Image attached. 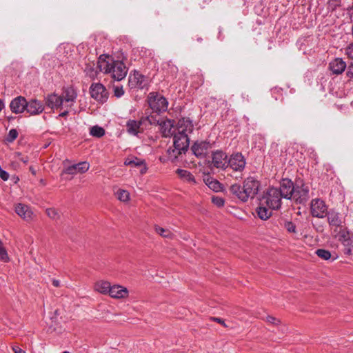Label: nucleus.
<instances>
[{
  "label": "nucleus",
  "mask_w": 353,
  "mask_h": 353,
  "mask_svg": "<svg viewBox=\"0 0 353 353\" xmlns=\"http://www.w3.org/2000/svg\"><path fill=\"white\" fill-rule=\"evenodd\" d=\"M98 68L101 72L110 73L112 79L121 81L127 74V68L120 61H114L111 57L105 54L101 55L98 60Z\"/></svg>",
  "instance_id": "f257e3e1"
},
{
  "label": "nucleus",
  "mask_w": 353,
  "mask_h": 353,
  "mask_svg": "<svg viewBox=\"0 0 353 353\" xmlns=\"http://www.w3.org/2000/svg\"><path fill=\"white\" fill-rule=\"evenodd\" d=\"M260 188V183L253 177H248L243 183V187L235 183L230 186V192L239 198L241 201L245 202L249 198H254L258 193Z\"/></svg>",
  "instance_id": "f03ea898"
},
{
  "label": "nucleus",
  "mask_w": 353,
  "mask_h": 353,
  "mask_svg": "<svg viewBox=\"0 0 353 353\" xmlns=\"http://www.w3.org/2000/svg\"><path fill=\"white\" fill-rule=\"evenodd\" d=\"M173 135L174 149L168 150L169 158L172 161L176 159L178 154H181L182 152H185L188 150L190 142L188 135L179 132L174 133Z\"/></svg>",
  "instance_id": "7ed1b4c3"
},
{
  "label": "nucleus",
  "mask_w": 353,
  "mask_h": 353,
  "mask_svg": "<svg viewBox=\"0 0 353 353\" xmlns=\"http://www.w3.org/2000/svg\"><path fill=\"white\" fill-rule=\"evenodd\" d=\"M281 198H283L278 188H270L264 192L261 198V204L266 205L268 207L274 210H277L281 207Z\"/></svg>",
  "instance_id": "20e7f679"
},
{
  "label": "nucleus",
  "mask_w": 353,
  "mask_h": 353,
  "mask_svg": "<svg viewBox=\"0 0 353 353\" xmlns=\"http://www.w3.org/2000/svg\"><path fill=\"white\" fill-rule=\"evenodd\" d=\"M148 101L150 108L156 113L164 112L168 108L166 99L157 93L150 92L148 97Z\"/></svg>",
  "instance_id": "39448f33"
},
{
  "label": "nucleus",
  "mask_w": 353,
  "mask_h": 353,
  "mask_svg": "<svg viewBox=\"0 0 353 353\" xmlns=\"http://www.w3.org/2000/svg\"><path fill=\"white\" fill-rule=\"evenodd\" d=\"M332 236L339 241L341 242L345 248V253L350 254L351 253L350 247L352 245L353 240L350 238V232L347 228L345 226L334 229L332 232Z\"/></svg>",
  "instance_id": "423d86ee"
},
{
  "label": "nucleus",
  "mask_w": 353,
  "mask_h": 353,
  "mask_svg": "<svg viewBox=\"0 0 353 353\" xmlns=\"http://www.w3.org/2000/svg\"><path fill=\"white\" fill-rule=\"evenodd\" d=\"M310 211L312 216L317 218H323L328 213L327 205L321 199H314L311 201Z\"/></svg>",
  "instance_id": "0eeeda50"
},
{
  "label": "nucleus",
  "mask_w": 353,
  "mask_h": 353,
  "mask_svg": "<svg viewBox=\"0 0 353 353\" xmlns=\"http://www.w3.org/2000/svg\"><path fill=\"white\" fill-rule=\"evenodd\" d=\"M90 90L91 97L97 101L103 103L107 101L108 98V92L101 83H92Z\"/></svg>",
  "instance_id": "6e6552de"
},
{
  "label": "nucleus",
  "mask_w": 353,
  "mask_h": 353,
  "mask_svg": "<svg viewBox=\"0 0 353 353\" xmlns=\"http://www.w3.org/2000/svg\"><path fill=\"white\" fill-rule=\"evenodd\" d=\"M246 161L241 153L232 154L228 158V168L236 172H242L245 167Z\"/></svg>",
  "instance_id": "1a4fd4ad"
},
{
  "label": "nucleus",
  "mask_w": 353,
  "mask_h": 353,
  "mask_svg": "<svg viewBox=\"0 0 353 353\" xmlns=\"http://www.w3.org/2000/svg\"><path fill=\"white\" fill-rule=\"evenodd\" d=\"M212 164L217 169L225 170L228 168V155L221 150H216L212 152Z\"/></svg>",
  "instance_id": "9d476101"
},
{
  "label": "nucleus",
  "mask_w": 353,
  "mask_h": 353,
  "mask_svg": "<svg viewBox=\"0 0 353 353\" xmlns=\"http://www.w3.org/2000/svg\"><path fill=\"white\" fill-rule=\"evenodd\" d=\"M327 222L331 228L332 232L334 229H339L345 226V217L339 212L330 210L326 215Z\"/></svg>",
  "instance_id": "9b49d317"
},
{
  "label": "nucleus",
  "mask_w": 353,
  "mask_h": 353,
  "mask_svg": "<svg viewBox=\"0 0 353 353\" xmlns=\"http://www.w3.org/2000/svg\"><path fill=\"white\" fill-rule=\"evenodd\" d=\"M129 294L127 288L119 284H114L111 286L108 295L116 300H125L129 297Z\"/></svg>",
  "instance_id": "f8f14e48"
},
{
  "label": "nucleus",
  "mask_w": 353,
  "mask_h": 353,
  "mask_svg": "<svg viewBox=\"0 0 353 353\" xmlns=\"http://www.w3.org/2000/svg\"><path fill=\"white\" fill-rule=\"evenodd\" d=\"M309 192L310 189L308 186L305 185L301 186L297 185L294 188L292 198L297 203H304L310 197Z\"/></svg>",
  "instance_id": "ddd939ff"
},
{
  "label": "nucleus",
  "mask_w": 353,
  "mask_h": 353,
  "mask_svg": "<svg viewBox=\"0 0 353 353\" xmlns=\"http://www.w3.org/2000/svg\"><path fill=\"white\" fill-rule=\"evenodd\" d=\"M126 130L132 135H137L139 133H141L144 130L145 120L142 118L139 121L129 120L126 123Z\"/></svg>",
  "instance_id": "4468645a"
},
{
  "label": "nucleus",
  "mask_w": 353,
  "mask_h": 353,
  "mask_svg": "<svg viewBox=\"0 0 353 353\" xmlns=\"http://www.w3.org/2000/svg\"><path fill=\"white\" fill-rule=\"evenodd\" d=\"M44 110V105L43 103L37 99H32L27 101L26 111L30 115L35 116L39 115Z\"/></svg>",
  "instance_id": "2eb2a0df"
},
{
  "label": "nucleus",
  "mask_w": 353,
  "mask_h": 353,
  "mask_svg": "<svg viewBox=\"0 0 353 353\" xmlns=\"http://www.w3.org/2000/svg\"><path fill=\"white\" fill-rule=\"evenodd\" d=\"M27 100L22 96H18L13 99L10 103V108L14 114H21L26 110Z\"/></svg>",
  "instance_id": "dca6fc26"
},
{
  "label": "nucleus",
  "mask_w": 353,
  "mask_h": 353,
  "mask_svg": "<svg viewBox=\"0 0 353 353\" xmlns=\"http://www.w3.org/2000/svg\"><path fill=\"white\" fill-rule=\"evenodd\" d=\"M45 103L51 109L65 108L63 97L54 93L48 94L45 98Z\"/></svg>",
  "instance_id": "f3484780"
},
{
  "label": "nucleus",
  "mask_w": 353,
  "mask_h": 353,
  "mask_svg": "<svg viewBox=\"0 0 353 353\" xmlns=\"http://www.w3.org/2000/svg\"><path fill=\"white\" fill-rule=\"evenodd\" d=\"M211 148V145L207 141L196 142L192 146V151L199 158H204Z\"/></svg>",
  "instance_id": "a211bd4d"
},
{
  "label": "nucleus",
  "mask_w": 353,
  "mask_h": 353,
  "mask_svg": "<svg viewBox=\"0 0 353 353\" xmlns=\"http://www.w3.org/2000/svg\"><path fill=\"white\" fill-rule=\"evenodd\" d=\"M77 97V92L73 88L69 87L65 88L61 95V97L63 99L65 108H70L73 105Z\"/></svg>",
  "instance_id": "6ab92c4d"
},
{
  "label": "nucleus",
  "mask_w": 353,
  "mask_h": 353,
  "mask_svg": "<svg viewBox=\"0 0 353 353\" xmlns=\"http://www.w3.org/2000/svg\"><path fill=\"white\" fill-rule=\"evenodd\" d=\"M14 210L15 212L26 221H30L33 219V212L27 205L18 203L15 205Z\"/></svg>",
  "instance_id": "aec40b11"
},
{
  "label": "nucleus",
  "mask_w": 353,
  "mask_h": 353,
  "mask_svg": "<svg viewBox=\"0 0 353 353\" xmlns=\"http://www.w3.org/2000/svg\"><path fill=\"white\" fill-rule=\"evenodd\" d=\"M295 187L292 181L290 179H283L279 191L283 198L285 199H291L292 195H293V192L294 190Z\"/></svg>",
  "instance_id": "412c9836"
},
{
  "label": "nucleus",
  "mask_w": 353,
  "mask_h": 353,
  "mask_svg": "<svg viewBox=\"0 0 353 353\" xmlns=\"http://www.w3.org/2000/svg\"><path fill=\"white\" fill-rule=\"evenodd\" d=\"M90 165L86 161L80 162L77 164H74L66 168L62 172V174H76L77 173H84L88 170Z\"/></svg>",
  "instance_id": "4be33fe9"
},
{
  "label": "nucleus",
  "mask_w": 353,
  "mask_h": 353,
  "mask_svg": "<svg viewBox=\"0 0 353 353\" xmlns=\"http://www.w3.org/2000/svg\"><path fill=\"white\" fill-rule=\"evenodd\" d=\"M129 83L132 88H143L147 85V79L144 75L135 71L130 76Z\"/></svg>",
  "instance_id": "5701e85b"
},
{
  "label": "nucleus",
  "mask_w": 353,
  "mask_h": 353,
  "mask_svg": "<svg viewBox=\"0 0 353 353\" xmlns=\"http://www.w3.org/2000/svg\"><path fill=\"white\" fill-rule=\"evenodd\" d=\"M177 132L188 135L193 130V124L189 119L183 118L178 121Z\"/></svg>",
  "instance_id": "b1692460"
},
{
  "label": "nucleus",
  "mask_w": 353,
  "mask_h": 353,
  "mask_svg": "<svg viewBox=\"0 0 353 353\" xmlns=\"http://www.w3.org/2000/svg\"><path fill=\"white\" fill-rule=\"evenodd\" d=\"M159 125L163 137H168L174 134V124L171 120H162Z\"/></svg>",
  "instance_id": "393cba45"
},
{
  "label": "nucleus",
  "mask_w": 353,
  "mask_h": 353,
  "mask_svg": "<svg viewBox=\"0 0 353 353\" xmlns=\"http://www.w3.org/2000/svg\"><path fill=\"white\" fill-rule=\"evenodd\" d=\"M124 164L132 167H141L140 172L141 174H145L147 171V166L145 161L135 157L126 159L124 161Z\"/></svg>",
  "instance_id": "a878e982"
},
{
  "label": "nucleus",
  "mask_w": 353,
  "mask_h": 353,
  "mask_svg": "<svg viewBox=\"0 0 353 353\" xmlns=\"http://www.w3.org/2000/svg\"><path fill=\"white\" fill-rule=\"evenodd\" d=\"M346 66V63L341 58H336L330 63V69L336 74H341Z\"/></svg>",
  "instance_id": "bb28decb"
},
{
  "label": "nucleus",
  "mask_w": 353,
  "mask_h": 353,
  "mask_svg": "<svg viewBox=\"0 0 353 353\" xmlns=\"http://www.w3.org/2000/svg\"><path fill=\"white\" fill-rule=\"evenodd\" d=\"M273 209L268 207L266 205L261 204V199L258 208H256V214L261 220H267L272 216V210Z\"/></svg>",
  "instance_id": "cd10ccee"
},
{
  "label": "nucleus",
  "mask_w": 353,
  "mask_h": 353,
  "mask_svg": "<svg viewBox=\"0 0 353 353\" xmlns=\"http://www.w3.org/2000/svg\"><path fill=\"white\" fill-rule=\"evenodd\" d=\"M112 285L107 281H99L95 283L94 289L96 292L108 295Z\"/></svg>",
  "instance_id": "c85d7f7f"
},
{
  "label": "nucleus",
  "mask_w": 353,
  "mask_h": 353,
  "mask_svg": "<svg viewBox=\"0 0 353 353\" xmlns=\"http://www.w3.org/2000/svg\"><path fill=\"white\" fill-rule=\"evenodd\" d=\"M176 172L179 175V176L183 181L192 183H196L194 176L190 172L185 170L177 169Z\"/></svg>",
  "instance_id": "c756f323"
},
{
  "label": "nucleus",
  "mask_w": 353,
  "mask_h": 353,
  "mask_svg": "<svg viewBox=\"0 0 353 353\" xmlns=\"http://www.w3.org/2000/svg\"><path fill=\"white\" fill-rule=\"evenodd\" d=\"M155 232L163 238L172 239L174 237V234L168 229L163 228L159 225L154 226Z\"/></svg>",
  "instance_id": "7c9ffc66"
},
{
  "label": "nucleus",
  "mask_w": 353,
  "mask_h": 353,
  "mask_svg": "<svg viewBox=\"0 0 353 353\" xmlns=\"http://www.w3.org/2000/svg\"><path fill=\"white\" fill-rule=\"evenodd\" d=\"M142 119L145 120V127H146L147 123L150 125H159V123H161L162 121L158 114L150 115L145 118H142Z\"/></svg>",
  "instance_id": "2f4dec72"
},
{
  "label": "nucleus",
  "mask_w": 353,
  "mask_h": 353,
  "mask_svg": "<svg viewBox=\"0 0 353 353\" xmlns=\"http://www.w3.org/2000/svg\"><path fill=\"white\" fill-rule=\"evenodd\" d=\"M117 199L121 202H128L130 200V193L125 190L119 189L116 192Z\"/></svg>",
  "instance_id": "473e14b6"
},
{
  "label": "nucleus",
  "mask_w": 353,
  "mask_h": 353,
  "mask_svg": "<svg viewBox=\"0 0 353 353\" xmlns=\"http://www.w3.org/2000/svg\"><path fill=\"white\" fill-rule=\"evenodd\" d=\"M282 225L288 232L292 234L297 233L296 226L293 222L285 220Z\"/></svg>",
  "instance_id": "72a5a7b5"
},
{
  "label": "nucleus",
  "mask_w": 353,
  "mask_h": 353,
  "mask_svg": "<svg viewBox=\"0 0 353 353\" xmlns=\"http://www.w3.org/2000/svg\"><path fill=\"white\" fill-rule=\"evenodd\" d=\"M90 133L92 136L99 138L104 135L105 130L103 128L95 125L90 128Z\"/></svg>",
  "instance_id": "f704fd0d"
},
{
  "label": "nucleus",
  "mask_w": 353,
  "mask_h": 353,
  "mask_svg": "<svg viewBox=\"0 0 353 353\" xmlns=\"http://www.w3.org/2000/svg\"><path fill=\"white\" fill-rule=\"evenodd\" d=\"M206 184L210 189L215 192L219 191L221 188V184L217 180L215 179H207Z\"/></svg>",
  "instance_id": "c9c22d12"
},
{
  "label": "nucleus",
  "mask_w": 353,
  "mask_h": 353,
  "mask_svg": "<svg viewBox=\"0 0 353 353\" xmlns=\"http://www.w3.org/2000/svg\"><path fill=\"white\" fill-rule=\"evenodd\" d=\"M0 259L3 262L9 261V256L6 249L3 247V243L0 239Z\"/></svg>",
  "instance_id": "e433bc0d"
},
{
  "label": "nucleus",
  "mask_w": 353,
  "mask_h": 353,
  "mask_svg": "<svg viewBox=\"0 0 353 353\" xmlns=\"http://www.w3.org/2000/svg\"><path fill=\"white\" fill-rule=\"evenodd\" d=\"M46 212L47 215L53 220H58L60 218L59 212L54 208H48Z\"/></svg>",
  "instance_id": "4c0bfd02"
},
{
  "label": "nucleus",
  "mask_w": 353,
  "mask_h": 353,
  "mask_svg": "<svg viewBox=\"0 0 353 353\" xmlns=\"http://www.w3.org/2000/svg\"><path fill=\"white\" fill-rule=\"evenodd\" d=\"M316 254H317L318 256L325 260H327L331 257L330 252L323 249L317 250L316 251Z\"/></svg>",
  "instance_id": "58836bf2"
},
{
  "label": "nucleus",
  "mask_w": 353,
  "mask_h": 353,
  "mask_svg": "<svg viewBox=\"0 0 353 353\" xmlns=\"http://www.w3.org/2000/svg\"><path fill=\"white\" fill-rule=\"evenodd\" d=\"M18 137V132L16 129H11L8 134L6 138V141L8 142L12 143Z\"/></svg>",
  "instance_id": "ea45409f"
},
{
  "label": "nucleus",
  "mask_w": 353,
  "mask_h": 353,
  "mask_svg": "<svg viewBox=\"0 0 353 353\" xmlns=\"http://www.w3.org/2000/svg\"><path fill=\"white\" fill-rule=\"evenodd\" d=\"M212 202L217 207H222L224 205V199L220 196H212Z\"/></svg>",
  "instance_id": "a19ab883"
},
{
  "label": "nucleus",
  "mask_w": 353,
  "mask_h": 353,
  "mask_svg": "<svg viewBox=\"0 0 353 353\" xmlns=\"http://www.w3.org/2000/svg\"><path fill=\"white\" fill-rule=\"evenodd\" d=\"M85 72L92 79H94L97 77V71H95L92 66L87 65L85 68Z\"/></svg>",
  "instance_id": "79ce46f5"
},
{
  "label": "nucleus",
  "mask_w": 353,
  "mask_h": 353,
  "mask_svg": "<svg viewBox=\"0 0 353 353\" xmlns=\"http://www.w3.org/2000/svg\"><path fill=\"white\" fill-rule=\"evenodd\" d=\"M114 96L117 97H121L124 94V91L122 87L116 86L114 88Z\"/></svg>",
  "instance_id": "37998d69"
},
{
  "label": "nucleus",
  "mask_w": 353,
  "mask_h": 353,
  "mask_svg": "<svg viewBox=\"0 0 353 353\" xmlns=\"http://www.w3.org/2000/svg\"><path fill=\"white\" fill-rule=\"evenodd\" d=\"M345 54L350 59H353V44L349 45L345 49Z\"/></svg>",
  "instance_id": "c03bdc74"
},
{
  "label": "nucleus",
  "mask_w": 353,
  "mask_h": 353,
  "mask_svg": "<svg viewBox=\"0 0 353 353\" xmlns=\"http://www.w3.org/2000/svg\"><path fill=\"white\" fill-rule=\"evenodd\" d=\"M266 321L271 323V324H274V325H278L280 323V320L276 319L275 317L274 316H268L266 317Z\"/></svg>",
  "instance_id": "a18cd8bd"
},
{
  "label": "nucleus",
  "mask_w": 353,
  "mask_h": 353,
  "mask_svg": "<svg viewBox=\"0 0 353 353\" xmlns=\"http://www.w3.org/2000/svg\"><path fill=\"white\" fill-rule=\"evenodd\" d=\"M346 75L350 79L353 78V62L347 67Z\"/></svg>",
  "instance_id": "49530a36"
},
{
  "label": "nucleus",
  "mask_w": 353,
  "mask_h": 353,
  "mask_svg": "<svg viewBox=\"0 0 353 353\" xmlns=\"http://www.w3.org/2000/svg\"><path fill=\"white\" fill-rule=\"evenodd\" d=\"M213 320L221 325H223L224 327H227L226 324L224 323L223 320L219 318L214 317L213 318Z\"/></svg>",
  "instance_id": "de8ad7c7"
},
{
  "label": "nucleus",
  "mask_w": 353,
  "mask_h": 353,
  "mask_svg": "<svg viewBox=\"0 0 353 353\" xmlns=\"http://www.w3.org/2000/svg\"><path fill=\"white\" fill-rule=\"evenodd\" d=\"M12 350L14 352V353H25L20 347L17 346L12 347Z\"/></svg>",
  "instance_id": "09e8293b"
},
{
  "label": "nucleus",
  "mask_w": 353,
  "mask_h": 353,
  "mask_svg": "<svg viewBox=\"0 0 353 353\" xmlns=\"http://www.w3.org/2000/svg\"><path fill=\"white\" fill-rule=\"evenodd\" d=\"M65 110L59 114V117H63L68 115L70 108H64Z\"/></svg>",
  "instance_id": "8fccbe9b"
},
{
  "label": "nucleus",
  "mask_w": 353,
  "mask_h": 353,
  "mask_svg": "<svg viewBox=\"0 0 353 353\" xmlns=\"http://www.w3.org/2000/svg\"><path fill=\"white\" fill-rule=\"evenodd\" d=\"M52 285L56 287V288H58L60 286V281L59 280H57V279H53L52 280Z\"/></svg>",
  "instance_id": "3c124183"
},
{
  "label": "nucleus",
  "mask_w": 353,
  "mask_h": 353,
  "mask_svg": "<svg viewBox=\"0 0 353 353\" xmlns=\"http://www.w3.org/2000/svg\"><path fill=\"white\" fill-rule=\"evenodd\" d=\"M4 108V103L2 100L0 99V112L2 110V109Z\"/></svg>",
  "instance_id": "603ef678"
},
{
  "label": "nucleus",
  "mask_w": 353,
  "mask_h": 353,
  "mask_svg": "<svg viewBox=\"0 0 353 353\" xmlns=\"http://www.w3.org/2000/svg\"><path fill=\"white\" fill-rule=\"evenodd\" d=\"M21 160L23 163H25L28 162V159H27V158H26V159H24V158H21Z\"/></svg>",
  "instance_id": "864d4df0"
},
{
  "label": "nucleus",
  "mask_w": 353,
  "mask_h": 353,
  "mask_svg": "<svg viewBox=\"0 0 353 353\" xmlns=\"http://www.w3.org/2000/svg\"><path fill=\"white\" fill-rule=\"evenodd\" d=\"M14 179L15 183H17L19 180V177H17V176L14 177Z\"/></svg>",
  "instance_id": "5fc2aeb1"
},
{
  "label": "nucleus",
  "mask_w": 353,
  "mask_h": 353,
  "mask_svg": "<svg viewBox=\"0 0 353 353\" xmlns=\"http://www.w3.org/2000/svg\"><path fill=\"white\" fill-rule=\"evenodd\" d=\"M30 170H31V172H32L34 174H35V172L32 170V168H30Z\"/></svg>",
  "instance_id": "6e6d98bb"
},
{
  "label": "nucleus",
  "mask_w": 353,
  "mask_h": 353,
  "mask_svg": "<svg viewBox=\"0 0 353 353\" xmlns=\"http://www.w3.org/2000/svg\"><path fill=\"white\" fill-rule=\"evenodd\" d=\"M63 353H70L69 352L65 351Z\"/></svg>",
  "instance_id": "4d7b16f0"
}]
</instances>
